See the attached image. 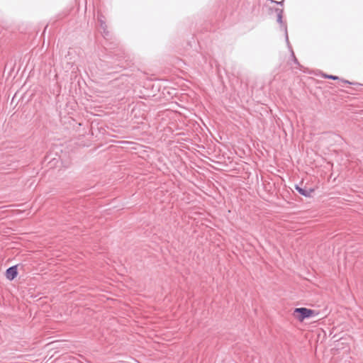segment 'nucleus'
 Masks as SVG:
<instances>
[{"label": "nucleus", "mask_w": 363, "mask_h": 363, "mask_svg": "<svg viewBox=\"0 0 363 363\" xmlns=\"http://www.w3.org/2000/svg\"><path fill=\"white\" fill-rule=\"evenodd\" d=\"M317 315L318 313L315 311L307 308H296L292 313L293 317L299 322H303L306 318H310Z\"/></svg>", "instance_id": "1"}, {"label": "nucleus", "mask_w": 363, "mask_h": 363, "mask_svg": "<svg viewBox=\"0 0 363 363\" xmlns=\"http://www.w3.org/2000/svg\"><path fill=\"white\" fill-rule=\"evenodd\" d=\"M18 274L17 266H13L9 268L6 272V277L11 281L14 279Z\"/></svg>", "instance_id": "2"}, {"label": "nucleus", "mask_w": 363, "mask_h": 363, "mask_svg": "<svg viewBox=\"0 0 363 363\" xmlns=\"http://www.w3.org/2000/svg\"><path fill=\"white\" fill-rule=\"evenodd\" d=\"M296 189L298 191L299 194L306 197H310L314 191L313 189H309L306 190L298 186H296Z\"/></svg>", "instance_id": "3"}, {"label": "nucleus", "mask_w": 363, "mask_h": 363, "mask_svg": "<svg viewBox=\"0 0 363 363\" xmlns=\"http://www.w3.org/2000/svg\"><path fill=\"white\" fill-rule=\"evenodd\" d=\"M324 77H325V78H328V79H338V77H337V76H333V75H328V74H325V75H324Z\"/></svg>", "instance_id": "4"}, {"label": "nucleus", "mask_w": 363, "mask_h": 363, "mask_svg": "<svg viewBox=\"0 0 363 363\" xmlns=\"http://www.w3.org/2000/svg\"><path fill=\"white\" fill-rule=\"evenodd\" d=\"M342 82H344V83H349V82H348L347 81H346V80H342Z\"/></svg>", "instance_id": "5"}]
</instances>
